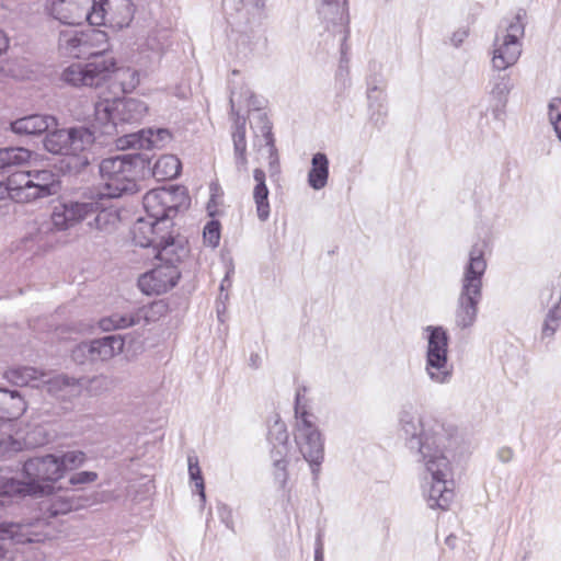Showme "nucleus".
Masks as SVG:
<instances>
[{
  "label": "nucleus",
  "instance_id": "f257e3e1",
  "mask_svg": "<svg viewBox=\"0 0 561 561\" xmlns=\"http://www.w3.org/2000/svg\"><path fill=\"white\" fill-rule=\"evenodd\" d=\"M401 437L404 446L422 463L431 476L427 490H424L430 508L447 510L454 499V490L448 486L453 480L451 465L447 453L456 430L434 417L415 416L402 410L399 416Z\"/></svg>",
  "mask_w": 561,
  "mask_h": 561
},
{
  "label": "nucleus",
  "instance_id": "f03ea898",
  "mask_svg": "<svg viewBox=\"0 0 561 561\" xmlns=\"http://www.w3.org/2000/svg\"><path fill=\"white\" fill-rule=\"evenodd\" d=\"M187 199L185 187L180 185L147 192L142 205L148 218L140 217L135 221L131 228L135 244L153 248L158 255L163 256L173 252V248L180 243H186L185 239L174 237L170 229L173 227L172 219Z\"/></svg>",
  "mask_w": 561,
  "mask_h": 561
},
{
  "label": "nucleus",
  "instance_id": "7ed1b4c3",
  "mask_svg": "<svg viewBox=\"0 0 561 561\" xmlns=\"http://www.w3.org/2000/svg\"><path fill=\"white\" fill-rule=\"evenodd\" d=\"M45 150L56 156H67L76 159L73 165L75 172L83 171L91 159L88 153L93 152L94 148L106 146L107 141L96 126L95 118L91 124L72 125L69 127L51 126L43 140Z\"/></svg>",
  "mask_w": 561,
  "mask_h": 561
},
{
  "label": "nucleus",
  "instance_id": "20e7f679",
  "mask_svg": "<svg viewBox=\"0 0 561 561\" xmlns=\"http://www.w3.org/2000/svg\"><path fill=\"white\" fill-rule=\"evenodd\" d=\"M24 481L0 476V496L23 494L31 496L50 495L55 482L62 478V462L56 455L28 458L22 468Z\"/></svg>",
  "mask_w": 561,
  "mask_h": 561
},
{
  "label": "nucleus",
  "instance_id": "39448f33",
  "mask_svg": "<svg viewBox=\"0 0 561 561\" xmlns=\"http://www.w3.org/2000/svg\"><path fill=\"white\" fill-rule=\"evenodd\" d=\"M485 247V241L474 243L463 266L461 288L455 312V323L460 329L472 327L477 320L478 306L482 299V278L486 270Z\"/></svg>",
  "mask_w": 561,
  "mask_h": 561
},
{
  "label": "nucleus",
  "instance_id": "423d86ee",
  "mask_svg": "<svg viewBox=\"0 0 561 561\" xmlns=\"http://www.w3.org/2000/svg\"><path fill=\"white\" fill-rule=\"evenodd\" d=\"M140 152L121 153L103 159L99 172L104 180L106 195L119 198L138 192L139 180H144L145 162Z\"/></svg>",
  "mask_w": 561,
  "mask_h": 561
},
{
  "label": "nucleus",
  "instance_id": "0eeeda50",
  "mask_svg": "<svg viewBox=\"0 0 561 561\" xmlns=\"http://www.w3.org/2000/svg\"><path fill=\"white\" fill-rule=\"evenodd\" d=\"M148 113V105L140 99L123 98L103 100L94 106V118L107 145L116 141V136L127 135L126 125L140 123Z\"/></svg>",
  "mask_w": 561,
  "mask_h": 561
},
{
  "label": "nucleus",
  "instance_id": "6e6552de",
  "mask_svg": "<svg viewBox=\"0 0 561 561\" xmlns=\"http://www.w3.org/2000/svg\"><path fill=\"white\" fill-rule=\"evenodd\" d=\"M296 434L295 442L304 459L309 463L313 483L317 484L324 460V438L319 427L309 419L310 414L301 405L300 389L295 396Z\"/></svg>",
  "mask_w": 561,
  "mask_h": 561
},
{
  "label": "nucleus",
  "instance_id": "1a4fd4ad",
  "mask_svg": "<svg viewBox=\"0 0 561 561\" xmlns=\"http://www.w3.org/2000/svg\"><path fill=\"white\" fill-rule=\"evenodd\" d=\"M425 371L431 381L438 385L449 383L454 376V365L449 363V334L442 325H427Z\"/></svg>",
  "mask_w": 561,
  "mask_h": 561
},
{
  "label": "nucleus",
  "instance_id": "9d476101",
  "mask_svg": "<svg viewBox=\"0 0 561 561\" xmlns=\"http://www.w3.org/2000/svg\"><path fill=\"white\" fill-rule=\"evenodd\" d=\"M187 254L188 249L185 243H180L173 248V252L159 255L162 263L139 277V289L146 295H161L175 287L181 277L176 263Z\"/></svg>",
  "mask_w": 561,
  "mask_h": 561
},
{
  "label": "nucleus",
  "instance_id": "9b49d317",
  "mask_svg": "<svg viewBox=\"0 0 561 561\" xmlns=\"http://www.w3.org/2000/svg\"><path fill=\"white\" fill-rule=\"evenodd\" d=\"M85 64H72L62 72V80L73 87L99 88L107 81L117 69L113 57L91 54Z\"/></svg>",
  "mask_w": 561,
  "mask_h": 561
},
{
  "label": "nucleus",
  "instance_id": "f8f14e48",
  "mask_svg": "<svg viewBox=\"0 0 561 561\" xmlns=\"http://www.w3.org/2000/svg\"><path fill=\"white\" fill-rule=\"evenodd\" d=\"M18 190L14 193L16 203H30L39 198L56 195L61 190L59 175L51 170H32L15 175Z\"/></svg>",
  "mask_w": 561,
  "mask_h": 561
},
{
  "label": "nucleus",
  "instance_id": "ddd939ff",
  "mask_svg": "<svg viewBox=\"0 0 561 561\" xmlns=\"http://www.w3.org/2000/svg\"><path fill=\"white\" fill-rule=\"evenodd\" d=\"M134 14L135 5L131 0H92L87 21L93 26L105 25L122 30L129 26Z\"/></svg>",
  "mask_w": 561,
  "mask_h": 561
},
{
  "label": "nucleus",
  "instance_id": "4468645a",
  "mask_svg": "<svg viewBox=\"0 0 561 561\" xmlns=\"http://www.w3.org/2000/svg\"><path fill=\"white\" fill-rule=\"evenodd\" d=\"M346 0H321L318 9L320 18L325 22V28L333 35L340 34L341 66L347 62V38L350 35V16Z\"/></svg>",
  "mask_w": 561,
  "mask_h": 561
},
{
  "label": "nucleus",
  "instance_id": "2eb2a0df",
  "mask_svg": "<svg viewBox=\"0 0 561 561\" xmlns=\"http://www.w3.org/2000/svg\"><path fill=\"white\" fill-rule=\"evenodd\" d=\"M94 205V203L78 201L59 203L50 215L53 227L58 231H65L82 220L89 219V211L95 207Z\"/></svg>",
  "mask_w": 561,
  "mask_h": 561
},
{
  "label": "nucleus",
  "instance_id": "dca6fc26",
  "mask_svg": "<svg viewBox=\"0 0 561 561\" xmlns=\"http://www.w3.org/2000/svg\"><path fill=\"white\" fill-rule=\"evenodd\" d=\"M171 140L172 134L169 129L150 127L123 136V138L118 139V145L122 148H139L146 150L145 152H148L154 148H163Z\"/></svg>",
  "mask_w": 561,
  "mask_h": 561
},
{
  "label": "nucleus",
  "instance_id": "f3484780",
  "mask_svg": "<svg viewBox=\"0 0 561 561\" xmlns=\"http://www.w3.org/2000/svg\"><path fill=\"white\" fill-rule=\"evenodd\" d=\"M101 378L88 380L85 377L75 378L65 374H59L46 381L47 392L64 402H71L80 397L88 381L98 382Z\"/></svg>",
  "mask_w": 561,
  "mask_h": 561
},
{
  "label": "nucleus",
  "instance_id": "a211bd4d",
  "mask_svg": "<svg viewBox=\"0 0 561 561\" xmlns=\"http://www.w3.org/2000/svg\"><path fill=\"white\" fill-rule=\"evenodd\" d=\"M144 158L145 171L144 179L152 176L158 182L173 180L178 178L182 170V163L174 154H163L152 164V157L149 152H140Z\"/></svg>",
  "mask_w": 561,
  "mask_h": 561
},
{
  "label": "nucleus",
  "instance_id": "6ab92c4d",
  "mask_svg": "<svg viewBox=\"0 0 561 561\" xmlns=\"http://www.w3.org/2000/svg\"><path fill=\"white\" fill-rule=\"evenodd\" d=\"M55 125H58V119L53 115L31 114L11 122L10 129L19 136H42Z\"/></svg>",
  "mask_w": 561,
  "mask_h": 561
},
{
  "label": "nucleus",
  "instance_id": "aec40b11",
  "mask_svg": "<svg viewBox=\"0 0 561 561\" xmlns=\"http://www.w3.org/2000/svg\"><path fill=\"white\" fill-rule=\"evenodd\" d=\"M111 199L112 197H108L106 193H102L99 195L98 199L87 201V203H94V206H96L89 211V218L93 217L92 220L88 221L91 228L104 231L116 224L118 214L117 210L110 205Z\"/></svg>",
  "mask_w": 561,
  "mask_h": 561
},
{
  "label": "nucleus",
  "instance_id": "412c9836",
  "mask_svg": "<svg viewBox=\"0 0 561 561\" xmlns=\"http://www.w3.org/2000/svg\"><path fill=\"white\" fill-rule=\"evenodd\" d=\"M89 342L90 363L104 362L124 351L125 342L119 334H108Z\"/></svg>",
  "mask_w": 561,
  "mask_h": 561
},
{
  "label": "nucleus",
  "instance_id": "4be33fe9",
  "mask_svg": "<svg viewBox=\"0 0 561 561\" xmlns=\"http://www.w3.org/2000/svg\"><path fill=\"white\" fill-rule=\"evenodd\" d=\"M499 34L495 37V48L493 50L492 66L495 71H503L516 64L522 54V43L511 41L503 36L501 44Z\"/></svg>",
  "mask_w": 561,
  "mask_h": 561
},
{
  "label": "nucleus",
  "instance_id": "5701e85b",
  "mask_svg": "<svg viewBox=\"0 0 561 561\" xmlns=\"http://www.w3.org/2000/svg\"><path fill=\"white\" fill-rule=\"evenodd\" d=\"M255 185L253 187V201L256 208V215L260 221L265 222L270 218L271 206L268 202L270 191L266 185L265 172L256 168L253 170Z\"/></svg>",
  "mask_w": 561,
  "mask_h": 561
},
{
  "label": "nucleus",
  "instance_id": "b1692460",
  "mask_svg": "<svg viewBox=\"0 0 561 561\" xmlns=\"http://www.w3.org/2000/svg\"><path fill=\"white\" fill-rule=\"evenodd\" d=\"M31 157L32 151L24 147H2L0 148V171L12 172L14 168L28 163Z\"/></svg>",
  "mask_w": 561,
  "mask_h": 561
},
{
  "label": "nucleus",
  "instance_id": "393cba45",
  "mask_svg": "<svg viewBox=\"0 0 561 561\" xmlns=\"http://www.w3.org/2000/svg\"><path fill=\"white\" fill-rule=\"evenodd\" d=\"M329 158L324 152H317L311 158V168L308 172V184L319 191L323 188L329 179Z\"/></svg>",
  "mask_w": 561,
  "mask_h": 561
},
{
  "label": "nucleus",
  "instance_id": "a878e982",
  "mask_svg": "<svg viewBox=\"0 0 561 561\" xmlns=\"http://www.w3.org/2000/svg\"><path fill=\"white\" fill-rule=\"evenodd\" d=\"M490 84L491 95L496 102L494 112L503 111L506 106L508 94L514 88L512 78L508 73L496 71V73L492 76Z\"/></svg>",
  "mask_w": 561,
  "mask_h": 561
},
{
  "label": "nucleus",
  "instance_id": "bb28decb",
  "mask_svg": "<svg viewBox=\"0 0 561 561\" xmlns=\"http://www.w3.org/2000/svg\"><path fill=\"white\" fill-rule=\"evenodd\" d=\"M245 125L247 118L244 116H238L234 121V130L232 133L234 162L239 171L245 170L248 164Z\"/></svg>",
  "mask_w": 561,
  "mask_h": 561
},
{
  "label": "nucleus",
  "instance_id": "cd10ccee",
  "mask_svg": "<svg viewBox=\"0 0 561 561\" xmlns=\"http://www.w3.org/2000/svg\"><path fill=\"white\" fill-rule=\"evenodd\" d=\"M271 458L274 467V479L280 489H285L288 480L289 445H271Z\"/></svg>",
  "mask_w": 561,
  "mask_h": 561
},
{
  "label": "nucleus",
  "instance_id": "c85d7f7f",
  "mask_svg": "<svg viewBox=\"0 0 561 561\" xmlns=\"http://www.w3.org/2000/svg\"><path fill=\"white\" fill-rule=\"evenodd\" d=\"M44 374L31 366L12 367L4 373V378L13 386L26 387L39 380Z\"/></svg>",
  "mask_w": 561,
  "mask_h": 561
},
{
  "label": "nucleus",
  "instance_id": "c756f323",
  "mask_svg": "<svg viewBox=\"0 0 561 561\" xmlns=\"http://www.w3.org/2000/svg\"><path fill=\"white\" fill-rule=\"evenodd\" d=\"M141 320L138 317V308L127 313H113L110 317L100 320V328L103 331L119 330L140 324Z\"/></svg>",
  "mask_w": 561,
  "mask_h": 561
},
{
  "label": "nucleus",
  "instance_id": "7c9ffc66",
  "mask_svg": "<svg viewBox=\"0 0 561 561\" xmlns=\"http://www.w3.org/2000/svg\"><path fill=\"white\" fill-rule=\"evenodd\" d=\"M188 463V476L190 481L194 483L196 488V492L199 495L201 502H206V493H205V481L203 477L202 469L199 467L198 457L195 455H188L187 457Z\"/></svg>",
  "mask_w": 561,
  "mask_h": 561
},
{
  "label": "nucleus",
  "instance_id": "2f4dec72",
  "mask_svg": "<svg viewBox=\"0 0 561 561\" xmlns=\"http://www.w3.org/2000/svg\"><path fill=\"white\" fill-rule=\"evenodd\" d=\"M387 115L388 107L386 104V99L368 100V122L373 124L377 129H380L385 126Z\"/></svg>",
  "mask_w": 561,
  "mask_h": 561
},
{
  "label": "nucleus",
  "instance_id": "473e14b6",
  "mask_svg": "<svg viewBox=\"0 0 561 561\" xmlns=\"http://www.w3.org/2000/svg\"><path fill=\"white\" fill-rule=\"evenodd\" d=\"M526 15L527 13L525 9H518L514 18L506 24L505 34L503 36L511 41L520 42L525 35L524 20L526 19Z\"/></svg>",
  "mask_w": 561,
  "mask_h": 561
},
{
  "label": "nucleus",
  "instance_id": "72a5a7b5",
  "mask_svg": "<svg viewBox=\"0 0 561 561\" xmlns=\"http://www.w3.org/2000/svg\"><path fill=\"white\" fill-rule=\"evenodd\" d=\"M168 305L163 300H157L149 305L141 306L138 308V317L141 322L146 324L158 321L161 317L168 312Z\"/></svg>",
  "mask_w": 561,
  "mask_h": 561
},
{
  "label": "nucleus",
  "instance_id": "f704fd0d",
  "mask_svg": "<svg viewBox=\"0 0 561 561\" xmlns=\"http://www.w3.org/2000/svg\"><path fill=\"white\" fill-rule=\"evenodd\" d=\"M251 128L256 135L260 133L264 138L265 142L272 144V141H275V137L272 130L273 124L270 121L266 113L259 112L256 114H253L251 121Z\"/></svg>",
  "mask_w": 561,
  "mask_h": 561
},
{
  "label": "nucleus",
  "instance_id": "c9c22d12",
  "mask_svg": "<svg viewBox=\"0 0 561 561\" xmlns=\"http://www.w3.org/2000/svg\"><path fill=\"white\" fill-rule=\"evenodd\" d=\"M286 424L277 419L268 428L267 440L271 445H289Z\"/></svg>",
  "mask_w": 561,
  "mask_h": 561
},
{
  "label": "nucleus",
  "instance_id": "e433bc0d",
  "mask_svg": "<svg viewBox=\"0 0 561 561\" xmlns=\"http://www.w3.org/2000/svg\"><path fill=\"white\" fill-rule=\"evenodd\" d=\"M78 503L73 497L55 496L51 500L49 512L53 516L64 515L78 508Z\"/></svg>",
  "mask_w": 561,
  "mask_h": 561
},
{
  "label": "nucleus",
  "instance_id": "4c0bfd02",
  "mask_svg": "<svg viewBox=\"0 0 561 561\" xmlns=\"http://www.w3.org/2000/svg\"><path fill=\"white\" fill-rule=\"evenodd\" d=\"M221 225L217 219L209 220L203 230L204 242L211 248H217L220 242Z\"/></svg>",
  "mask_w": 561,
  "mask_h": 561
},
{
  "label": "nucleus",
  "instance_id": "58836bf2",
  "mask_svg": "<svg viewBox=\"0 0 561 561\" xmlns=\"http://www.w3.org/2000/svg\"><path fill=\"white\" fill-rule=\"evenodd\" d=\"M85 459V454L81 450H71L58 456V461L62 462V477L67 470L82 466Z\"/></svg>",
  "mask_w": 561,
  "mask_h": 561
},
{
  "label": "nucleus",
  "instance_id": "ea45409f",
  "mask_svg": "<svg viewBox=\"0 0 561 561\" xmlns=\"http://www.w3.org/2000/svg\"><path fill=\"white\" fill-rule=\"evenodd\" d=\"M385 87V80L380 75H370L367 78V100L386 99Z\"/></svg>",
  "mask_w": 561,
  "mask_h": 561
},
{
  "label": "nucleus",
  "instance_id": "a19ab883",
  "mask_svg": "<svg viewBox=\"0 0 561 561\" xmlns=\"http://www.w3.org/2000/svg\"><path fill=\"white\" fill-rule=\"evenodd\" d=\"M548 115L553 129L561 141V98H553L548 105Z\"/></svg>",
  "mask_w": 561,
  "mask_h": 561
},
{
  "label": "nucleus",
  "instance_id": "79ce46f5",
  "mask_svg": "<svg viewBox=\"0 0 561 561\" xmlns=\"http://www.w3.org/2000/svg\"><path fill=\"white\" fill-rule=\"evenodd\" d=\"M60 41L65 42L67 48L76 56H78L81 53L80 47L87 44L85 35L77 33H62Z\"/></svg>",
  "mask_w": 561,
  "mask_h": 561
},
{
  "label": "nucleus",
  "instance_id": "37998d69",
  "mask_svg": "<svg viewBox=\"0 0 561 561\" xmlns=\"http://www.w3.org/2000/svg\"><path fill=\"white\" fill-rule=\"evenodd\" d=\"M265 146L268 148V172L271 179L278 178L280 174V164H279V156L278 150L275 146V141L265 142Z\"/></svg>",
  "mask_w": 561,
  "mask_h": 561
},
{
  "label": "nucleus",
  "instance_id": "c03bdc74",
  "mask_svg": "<svg viewBox=\"0 0 561 561\" xmlns=\"http://www.w3.org/2000/svg\"><path fill=\"white\" fill-rule=\"evenodd\" d=\"M65 4L66 0H50V4L47 10L54 19L60 21L64 24H71L72 22H70L68 16L64 13Z\"/></svg>",
  "mask_w": 561,
  "mask_h": 561
},
{
  "label": "nucleus",
  "instance_id": "a18cd8bd",
  "mask_svg": "<svg viewBox=\"0 0 561 561\" xmlns=\"http://www.w3.org/2000/svg\"><path fill=\"white\" fill-rule=\"evenodd\" d=\"M18 190V179L14 176L9 179L8 182L0 181V202L2 201H14L16 202V197L14 196L15 191Z\"/></svg>",
  "mask_w": 561,
  "mask_h": 561
},
{
  "label": "nucleus",
  "instance_id": "49530a36",
  "mask_svg": "<svg viewBox=\"0 0 561 561\" xmlns=\"http://www.w3.org/2000/svg\"><path fill=\"white\" fill-rule=\"evenodd\" d=\"M71 358L75 363L79 365H84L87 363H90V348H89V342H81L78 344L71 353Z\"/></svg>",
  "mask_w": 561,
  "mask_h": 561
},
{
  "label": "nucleus",
  "instance_id": "de8ad7c7",
  "mask_svg": "<svg viewBox=\"0 0 561 561\" xmlns=\"http://www.w3.org/2000/svg\"><path fill=\"white\" fill-rule=\"evenodd\" d=\"M98 479V473L94 471H80L71 474L69 483L72 485L92 483Z\"/></svg>",
  "mask_w": 561,
  "mask_h": 561
},
{
  "label": "nucleus",
  "instance_id": "09e8293b",
  "mask_svg": "<svg viewBox=\"0 0 561 561\" xmlns=\"http://www.w3.org/2000/svg\"><path fill=\"white\" fill-rule=\"evenodd\" d=\"M560 327L559 321L550 322L549 318L546 317L541 328V339H552Z\"/></svg>",
  "mask_w": 561,
  "mask_h": 561
},
{
  "label": "nucleus",
  "instance_id": "8fccbe9b",
  "mask_svg": "<svg viewBox=\"0 0 561 561\" xmlns=\"http://www.w3.org/2000/svg\"><path fill=\"white\" fill-rule=\"evenodd\" d=\"M8 47H9V38L5 35V33L2 30H0V55L5 53ZM8 77H9L8 69L3 65H0V82Z\"/></svg>",
  "mask_w": 561,
  "mask_h": 561
},
{
  "label": "nucleus",
  "instance_id": "3c124183",
  "mask_svg": "<svg viewBox=\"0 0 561 561\" xmlns=\"http://www.w3.org/2000/svg\"><path fill=\"white\" fill-rule=\"evenodd\" d=\"M245 96L247 105L250 107V110L256 113L261 112L263 102L253 92L249 90L245 92Z\"/></svg>",
  "mask_w": 561,
  "mask_h": 561
},
{
  "label": "nucleus",
  "instance_id": "603ef678",
  "mask_svg": "<svg viewBox=\"0 0 561 561\" xmlns=\"http://www.w3.org/2000/svg\"><path fill=\"white\" fill-rule=\"evenodd\" d=\"M218 513H219V517L221 519L222 523H225V525L232 529V514H231V510L226 505V504H221L219 507H218Z\"/></svg>",
  "mask_w": 561,
  "mask_h": 561
},
{
  "label": "nucleus",
  "instance_id": "864d4df0",
  "mask_svg": "<svg viewBox=\"0 0 561 561\" xmlns=\"http://www.w3.org/2000/svg\"><path fill=\"white\" fill-rule=\"evenodd\" d=\"M468 35L469 32L466 28H459L453 33L450 42L456 48H458L468 37Z\"/></svg>",
  "mask_w": 561,
  "mask_h": 561
},
{
  "label": "nucleus",
  "instance_id": "5fc2aeb1",
  "mask_svg": "<svg viewBox=\"0 0 561 561\" xmlns=\"http://www.w3.org/2000/svg\"><path fill=\"white\" fill-rule=\"evenodd\" d=\"M513 455H514V453H513L512 448H510V447H502L497 451L499 460L504 463L510 462L513 458Z\"/></svg>",
  "mask_w": 561,
  "mask_h": 561
},
{
  "label": "nucleus",
  "instance_id": "6e6d98bb",
  "mask_svg": "<svg viewBox=\"0 0 561 561\" xmlns=\"http://www.w3.org/2000/svg\"><path fill=\"white\" fill-rule=\"evenodd\" d=\"M547 318H549L550 322H553L554 320L559 321L561 323V306L553 305L548 313L546 314Z\"/></svg>",
  "mask_w": 561,
  "mask_h": 561
},
{
  "label": "nucleus",
  "instance_id": "4d7b16f0",
  "mask_svg": "<svg viewBox=\"0 0 561 561\" xmlns=\"http://www.w3.org/2000/svg\"><path fill=\"white\" fill-rule=\"evenodd\" d=\"M314 561H324L323 545L321 542L320 536H318L317 546L314 549Z\"/></svg>",
  "mask_w": 561,
  "mask_h": 561
},
{
  "label": "nucleus",
  "instance_id": "13d9d810",
  "mask_svg": "<svg viewBox=\"0 0 561 561\" xmlns=\"http://www.w3.org/2000/svg\"><path fill=\"white\" fill-rule=\"evenodd\" d=\"M233 273H234L233 267H230V268L227 271V273H226V275H225L224 279H222V280H221V283H220V287H219V288H220V291H224V290L226 289V287H230V286H231L230 276H231V274H233Z\"/></svg>",
  "mask_w": 561,
  "mask_h": 561
},
{
  "label": "nucleus",
  "instance_id": "bf43d9fd",
  "mask_svg": "<svg viewBox=\"0 0 561 561\" xmlns=\"http://www.w3.org/2000/svg\"><path fill=\"white\" fill-rule=\"evenodd\" d=\"M0 561H13L12 551L0 545Z\"/></svg>",
  "mask_w": 561,
  "mask_h": 561
},
{
  "label": "nucleus",
  "instance_id": "052dcab7",
  "mask_svg": "<svg viewBox=\"0 0 561 561\" xmlns=\"http://www.w3.org/2000/svg\"><path fill=\"white\" fill-rule=\"evenodd\" d=\"M234 95H236L234 92L231 91L229 104H230V114L236 117L234 118V121H236L238 118V116H241V115L239 114V111L236 110Z\"/></svg>",
  "mask_w": 561,
  "mask_h": 561
},
{
  "label": "nucleus",
  "instance_id": "680f3d73",
  "mask_svg": "<svg viewBox=\"0 0 561 561\" xmlns=\"http://www.w3.org/2000/svg\"><path fill=\"white\" fill-rule=\"evenodd\" d=\"M456 542H457V537L455 535H449L446 537L445 539V545L447 547H449L450 549H455L456 548Z\"/></svg>",
  "mask_w": 561,
  "mask_h": 561
},
{
  "label": "nucleus",
  "instance_id": "e2e57ef3",
  "mask_svg": "<svg viewBox=\"0 0 561 561\" xmlns=\"http://www.w3.org/2000/svg\"><path fill=\"white\" fill-rule=\"evenodd\" d=\"M260 360H261V358H260L259 354H254V353L251 354V356H250V366H252L255 369L259 368Z\"/></svg>",
  "mask_w": 561,
  "mask_h": 561
},
{
  "label": "nucleus",
  "instance_id": "0e129e2a",
  "mask_svg": "<svg viewBox=\"0 0 561 561\" xmlns=\"http://www.w3.org/2000/svg\"><path fill=\"white\" fill-rule=\"evenodd\" d=\"M552 295H553V294H552V291L550 290V291H549V295H548V301L552 298Z\"/></svg>",
  "mask_w": 561,
  "mask_h": 561
},
{
  "label": "nucleus",
  "instance_id": "69168bd1",
  "mask_svg": "<svg viewBox=\"0 0 561 561\" xmlns=\"http://www.w3.org/2000/svg\"><path fill=\"white\" fill-rule=\"evenodd\" d=\"M27 240H28V238H23V239H22V242L26 243V242H27Z\"/></svg>",
  "mask_w": 561,
  "mask_h": 561
},
{
  "label": "nucleus",
  "instance_id": "338daca9",
  "mask_svg": "<svg viewBox=\"0 0 561 561\" xmlns=\"http://www.w3.org/2000/svg\"><path fill=\"white\" fill-rule=\"evenodd\" d=\"M217 314H218V318L220 319V311L219 310H217Z\"/></svg>",
  "mask_w": 561,
  "mask_h": 561
}]
</instances>
